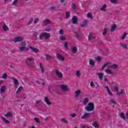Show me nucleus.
Returning <instances> with one entry per match:
<instances>
[{"mask_svg":"<svg viewBox=\"0 0 128 128\" xmlns=\"http://www.w3.org/2000/svg\"><path fill=\"white\" fill-rule=\"evenodd\" d=\"M92 126H95V127L96 126V123L94 122L92 124Z\"/></svg>","mask_w":128,"mask_h":128,"instance_id":"62","label":"nucleus"},{"mask_svg":"<svg viewBox=\"0 0 128 128\" xmlns=\"http://www.w3.org/2000/svg\"><path fill=\"white\" fill-rule=\"evenodd\" d=\"M50 10H56V6H52L50 8Z\"/></svg>","mask_w":128,"mask_h":128,"instance_id":"58","label":"nucleus"},{"mask_svg":"<svg viewBox=\"0 0 128 128\" xmlns=\"http://www.w3.org/2000/svg\"><path fill=\"white\" fill-rule=\"evenodd\" d=\"M64 48L66 50H68V42H64Z\"/></svg>","mask_w":128,"mask_h":128,"instance_id":"41","label":"nucleus"},{"mask_svg":"<svg viewBox=\"0 0 128 128\" xmlns=\"http://www.w3.org/2000/svg\"><path fill=\"white\" fill-rule=\"evenodd\" d=\"M106 4H104L101 8H100V10H102V12H106Z\"/></svg>","mask_w":128,"mask_h":128,"instance_id":"30","label":"nucleus"},{"mask_svg":"<svg viewBox=\"0 0 128 128\" xmlns=\"http://www.w3.org/2000/svg\"><path fill=\"white\" fill-rule=\"evenodd\" d=\"M106 74H114V72L110 70V69H106Z\"/></svg>","mask_w":128,"mask_h":128,"instance_id":"33","label":"nucleus"},{"mask_svg":"<svg viewBox=\"0 0 128 128\" xmlns=\"http://www.w3.org/2000/svg\"><path fill=\"white\" fill-rule=\"evenodd\" d=\"M72 10H74V12H76V7L74 3L72 4Z\"/></svg>","mask_w":128,"mask_h":128,"instance_id":"34","label":"nucleus"},{"mask_svg":"<svg viewBox=\"0 0 128 128\" xmlns=\"http://www.w3.org/2000/svg\"><path fill=\"white\" fill-rule=\"evenodd\" d=\"M20 46H22L18 48L20 52H24V50H26V52L28 50V48H26V42H22Z\"/></svg>","mask_w":128,"mask_h":128,"instance_id":"3","label":"nucleus"},{"mask_svg":"<svg viewBox=\"0 0 128 128\" xmlns=\"http://www.w3.org/2000/svg\"><path fill=\"white\" fill-rule=\"evenodd\" d=\"M40 21V19L38 18H36L34 21V24H38Z\"/></svg>","mask_w":128,"mask_h":128,"instance_id":"54","label":"nucleus"},{"mask_svg":"<svg viewBox=\"0 0 128 128\" xmlns=\"http://www.w3.org/2000/svg\"><path fill=\"white\" fill-rule=\"evenodd\" d=\"M24 40V38L20 36H16L14 38V40H12L14 43L16 42H22Z\"/></svg>","mask_w":128,"mask_h":128,"instance_id":"4","label":"nucleus"},{"mask_svg":"<svg viewBox=\"0 0 128 128\" xmlns=\"http://www.w3.org/2000/svg\"><path fill=\"white\" fill-rule=\"evenodd\" d=\"M97 76H98L100 80H102V78H104V74L102 72L97 73Z\"/></svg>","mask_w":128,"mask_h":128,"instance_id":"14","label":"nucleus"},{"mask_svg":"<svg viewBox=\"0 0 128 128\" xmlns=\"http://www.w3.org/2000/svg\"><path fill=\"white\" fill-rule=\"evenodd\" d=\"M70 16V12H66V19L68 18Z\"/></svg>","mask_w":128,"mask_h":128,"instance_id":"37","label":"nucleus"},{"mask_svg":"<svg viewBox=\"0 0 128 128\" xmlns=\"http://www.w3.org/2000/svg\"><path fill=\"white\" fill-rule=\"evenodd\" d=\"M34 22V18H31L29 22H28V26H30L32 22Z\"/></svg>","mask_w":128,"mask_h":128,"instance_id":"50","label":"nucleus"},{"mask_svg":"<svg viewBox=\"0 0 128 128\" xmlns=\"http://www.w3.org/2000/svg\"><path fill=\"white\" fill-rule=\"evenodd\" d=\"M12 80H14V84H15V86H17L18 84V79L16 78H12Z\"/></svg>","mask_w":128,"mask_h":128,"instance_id":"26","label":"nucleus"},{"mask_svg":"<svg viewBox=\"0 0 128 128\" xmlns=\"http://www.w3.org/2000/svg\"><path fill=\"white\" fill-rule=\"evenodd\" d=\"M120 46H122V48H126V50H128V45H126V44H124L120 42Z\"/></svg>","mask_w":128,"mask_h":128,"instance_id":"32","label":"nucleus"},{"mask_svg":"<svg viewBox=\"0 0 128 128\" xmlns=\"http://www.w3.org/2000/svg\"><path fill=\"white\" fill-rule=\"evenodd\" d=\"M105 88L107 90L108 92H109L110 90V88H108V86H106Z\"/></svg>","mask_w":128,"mask_h":128,"instance_id":"63","label":"nucleus"},{"mask_svg":"<svg viewBox=\"0 0 128 128\" xmlns=\"http://www.w3.org/2000/svg\"><path fill=\"white\" fill-rule=\"evenodd\" d=\"M0 78H3L4 80H6L8 78V74L6 73H4L2 75V76L0 77Z\"/></svg>","mask_w":128,"mask_h":128,"instance_id":"27","label":"nucleus"},{"mask_svg":"<svg viewBox=\"0 0 128 128\" xmlns=\"http://www.w3.org/2000/svg\"><path fill=\"white\" fill-rule=\"evenodd\" d=\"M110 102H111V104H117V103L116 101H114V99H111L110 100Z\"/></svg>","mask_w":128,"mask_h":128,"instance_id":"45","label":"nucleus"},{"mask_svg":"<svg viewBox=\"0 0 128 128\" xmlns=\"http://www.w3.org/2000/svg\"><path fill=\"white\" fill-rule=\"evenodd\" d=\"M60 40H62V42H64V40H66V38L64 37V36H62L60 37Z\"/></svg>","mask_w":128,"mask_h":128,"instance_id":"38","label":"nucleus"},{"mask_svg":"<svg viewBox=\"0 0 128 128\" xmlns=\"http://www.w3.org/2000/svg\"><path fill=\"white\" fill-rule=\"evenodd\" d=\"M78 52V48L76 47H72V54H76Z\"/></svg>","mask_w":128,"mask_h":128,"instance_id":"20","label":"nucleus"},{"mask_svg":"<svg viewBox=\"0 0 128 128\" xmlns=\"http://www.w3.org/2000/svg\"><path fill=\"white\" fill-rule=\"evenodd\" d=\"M6 92V86H2L0 89V94H2V92Z\"/></svg>","mask_w":128,"mask_h":128,"instance_id":"24","label":"nucleus"},{"mask_svg":"<svg viewBox=\"0 0 128 128\" xmlns=\"http://www.w3.org/2000/svg\"><path fill=\"white\" fill-rule=\"evenodd\" d=\"M50 30H52V29L50 28L45 29V32H50Z\"/></svg>","mask_w":128,"mask_h":128,"instance_id":"60","label":"nucleus"},{"mask_svg":"<svg viewBox=\"0 0 128 128\" xmlns=\"http://www.w3.org/2000/svg\"><path fill=\"white\" fill-rule=\"evenodd\" d=\"M120 94H121V96H122V94H126V92H124V90L122 89V90H121L120 92H118V95L120 96Z\"/></svg>","mask_w":128,"mask_h":128,"instance_id":"36","label":"nucleus"},{"mask_svg":"<svg viewBox=\"0 0 128 128\" xmlns=\"http://www.w3.org/2000/svg\"><path fill=\"white\" fill-rule=\"evenodd\" d=\"M56 58H57L59 60H61L62 62H64V57L60 55V54H57Z\"/></svg>","mask_w":128,"mask_h":128,"instance_id":"7","label":"nucleus"},{"mask_svg":"<svg viewBox=\"0 0 128 128\" xmlns=\"http://www.w3.org/2000/svg\"><path fill=\"white\" fill-rule=\"evenodd\" d=\"M107 32H108V28H104L103 30L102 34H103V35L106 34Z\"/></svg>","mask_w":128,"mask_h":128,"instance_id":"49","label":"nucleus"},{"mask_svg":"<svg viewBox=\"0 0 128 128\" xmlns=\"http://www.w3.org/2000/svg\"><path fill=\"white\" fill-rule=\"evenodd\" d=\"M90 113H85L82 116V120H84L85 118H90Z\"/></svg>","mask_w":128,"mask_h":128,"instance_id":"12","label":"nucleus"},{"mask_svg":"<svg viewBox=\"0 0 128 128\" xmlns=\"http://www.w3.org/2000/svg\"><path fill=\"white\" fill-rule=\"evenodd\" d=\"M18 0H14L12 3V6H16V4H18Z\"/></svg>","mask_w":128,"mask_h":128,"instance_id":"51","label":"nucleus"},{"mask_svg":"<svg viewBox=\"0 0 128 128\" xmlns=\"http://www.w3.org/2000/svg\"><path fill=\"white\" fill-rule=\"evenodd\" d=\"M1 118L3 122H6V124H10V122L8 120H6V118L2 116Z\"/></svg>","mask_w":128,"mask_h":128,"instance_id":"17","label":"nucleus"},{"mask_svg":"<svg viewBox=\"0 0 128 128\" xmlns=\"http://www.w3.org/2000/svg\"><path fill=\"white\" fill-rule=\"evenodd\" d=\"M85 110L87 112H92L94 110V104L92 102H89L88 106L85 107Z\"/></svg>","mask_w":128,"mask_h":128,"instance_id":"2","label":"nucleus"},{"mask_svg":"<svg viewBox=\"0 0 128 128\" xmlns=\"http://www.w3.org/2000/svg\"><path fill=\"white\" fill-rule=\"evenodd\" d=\"M89 64L92 66H94V62L92 59H90L89 60Z\"/></svg>","mask_w":128,"mask_h":128,"instance_id":"29","label":"nucleus"},{"mask_svg":"<svg viewBox=\"0 0 128 128\" xmlns=\"http://www.w3.org/2000/svg\"><path fill=\"white\" fill-rule=\"evenodd\" d=\"M126 33L124 32L121 38L122 40H124L126 38Z\"/></svg>","mask_w":128,"mask_h":128,"instance_id":"46","label":"nucleus"},{"mask_svg":"<svg viewBox=\"0 0 128 128\" xmlns=\"http://www.w3.org/2000/svg\"><path fill=\"white\" fill-rule=\"evenodd\" d=\"M87 16L88 18H92V14L90 12L88 13Z\"/></svg>","mask_w":128,"mask_h":128,"instance_id":"44","label":"nucleus"},{"mask_svg":"<svg viewBox=\"0 0 128 128\" xmlns=\"http://www.w3.org/2000/svg\"><path fill=\"white\" fill-rule=\"evenodd\" d=\"M78 22V16H74L72 18V24H74Z\"/></svg>","mask_w":128,"mask_h":128,"instance_id":"11","label":"nucleus"},{"mask_svg":"<svg viewBox=\"0 0 128 128\" xmlns=\"http://www.w3.org/2000/svg\"><path fill=\"white\" fill-rule=\"evenodd\" d=\"M108 94L109 96H113L112 93V92H110V90L109 91H108Z\"/></svg>","mask_w":128,"mask_h":128,"instance_id":"61","label":"nucleus"},{"mask_svg":"<svg viewBox=\"0 0 128 128\" xmlns=\"http://www.w3.org/2000/svg\"><path fill=\"white\" fill-rule=\"evenodd\" d=\"M61 90L63 92H68V86H66V85H64V84L61 86Z\"/></svg>","mask_w":128,"mask_h":128,"instance_id":"9","label":"nucleus"},{"mask_svg":"<svg viewBox=\"0 0 128 128\" xmlns=\"http://www.w3.org/2000/svg\"><path fill=\"white\" fill-rule=\"evenodd\" d=\"M64 30L61 29L60 31H59V34H64Z\"/></svg>","mask_w":128,"mask_h":128,"instance_id":"55","label":"nucleus"},{"mask_svg":"<svg viewBox=\"0 0 128 128\" xmlns=\"http://www.w3.org/2000/svg\"><path fill=\"white\" fill-rule=\"evenodd\" d=\"M80 70H77L76 72V76H77V78H80Z\"/></svg>","mask_w":128,"mask_h":128,"instance_id":"42","label":"nucleus"},{"mask_svg":"<svg viewBox=\"0 0 128 128\" xmlns=\"http://www.w3.org/2000/svg\"><path fill=\"white\" fill-rule=\"evenodd\" d=\"M96 62H102V57L98 56L97 57H96Z\"/></svg>","mask_w":128,"mask_h":128,"instance_id":"40","label":"nucleus"},{"mask_svg":"<svg viewBox=\"0 0 128 128\" xmlns=\"http://www.w3.org/2000/svg\"><path fill=\"white\" fill-rule=\"evenodd\" d=\"M56 74L58 76V78H62L64 76L62 75V73L60 72V71H58V70H56Z\"/></svg>","mask_w":128,"mask_h":128,"instance_id":"5","label":"nucleus"},{"mask_svg":"<svg viewBox=\"0 0 128 128\" xmlns=\"http://www.w3.org/2000/svg\"><path fill=\"white\" fill-rule=\"evenodd\" d=\"M40 68L41 70L42 73L44 74V66H42V63H40Z\"/></svg>","mask_w":128,"mask_h":128,"instance_id":"19","label":"nucleus"},{"mask_svg":"<svg viewBox=\"0 0 128 128\" xmlns=\"http://www.w3.org/2000/svg\"><path fill=\"white\" fill-rule=\"evenodd\" d=\"M88 102V97H86L84 99L83 104L84 106H86V104Z\"/></svg>","mask_w":128,"mask_h":128,"instance_id":"18","label":"nucleus"},{"mask_svg":"<svg viewBox=\"0 0 128 128\" xmlns=\"http://www.w3.org/2000/svg\"><path fill=\"white\" fill-rule=\"evenodd\" d=\"M88 26V20H85L82 22V24L80 26L81 28H86Z\"/></svg>","mask_w":128,"mask_h":128,"instance_id":"16","label":"nucleus"},{"mask_svg":"<svg viewBox=\"0 0 128 128\" xmlns=\"http://www.w3.org/2000/svg\"><path fill=\"white\" fill-rule=\"evenodd\" d=\"M120 116L123 120H126V116H124V113L122 112L120 113Z\"/></svg>","mask_w":128,"mask_h":128,"instance_id":"39","label":"nucleus"},{"mask_svg":"<svg viewBox=\"0 0 128 128\" xmlns=\"http://www.w3.org/2000/svg\"><path fill=\"white\" fill-rule=\"evenodd\" d=\"M33 36H34L36 38H38V32H36L33 34Z\"/></svg>","mask_w":128,"mask_h":128,"instance_id":"59","label":"nucleus"},{"mask_svg":"<svg viewBox=\"0 0 128 128\" xmlns=\"http://www.w3.org/2000/svg\"><path fill=\"white\" fill-rule=\"evenodd\" d=\"M22 88H23L22 86L19 87L16 91V94H18L20 92V90H22Z\"/></svg>","mask_w":128,"mask_h":128,"instance_id":"48","label":"nucleus"},{"mask_svg":"<svg viewBox=\"0 0 128 128\" xmlns=\"http://www.w3.org/2000/svg\"><path fill=\"white\" fill-rule=\"evenodd\" d=\"M44 24H52V22L50 20H44Z\"/></svg>","mask_w":128,"mask_h":128,"instance_id":"31","label":"nucleus"},{"mask_svg":"<svg viewBox=\"0 0 128 128\" xmlns=\"http://www.w3.org/2000/svg\"><path fill=\"white\" fill-rule=\"evenodd\" d=\"M52 58H54V56H50V54H46V60H52Z\"/></svg>","mask_w":128,"mask_h":128,"instance_id":"23","label":"nucleus"},{"mask_svg":"<svg viewBox=\"0 0 128 128\" xmlns=\"http://www.w3.org/2000/svg\"><path fill=\"white\" fill-rule=\"evenodd\" d=\"M112 4H118V0H110Z\"/></svg>","mask_w":128,"mask_h":128,"instance_id":"53","label":"nucleus"},{"mask_svg":"<svg viewBox=\"0 0 128 128\" xmlns=\"http://www.w3.org/2000/svg\"><path fill=\"white\" fill-rule=\"evenodd\" d=\"M42 36H44V38L46 40H48V38H50V34L46 32L42 34Z\"/></svg>","mask_w":128,"mask_h":128,"instance_id":"8","label":"nucleus"},{"mask_svg":"<svg viewBox=\"0 0 128 128\" xmlns=\"http://www.w3.org/2000/svg\"><path fill=\"white\" fill-rule=\"evenodd\" d=\"M44 100L48 106H50V104H52V102L50 101V99H48V96L45 97Z\"/></svg>","mask_w":128,"mask_h":128,"instance_id":"10","label":"nucleus"},{"mask_svg":"<svg viewBox=\"0 0 128 128\" xmlns=\"http://www.w3.org/2000/svg\"><path fill=\"white\" fill-rule=\"evenodd\" d=\"M116 28V24H112L111 27L110 32H114Z\"/></svg>","mask_w":128,"mask_h":128,"instance_id":"25","label":"nucleus"},{"mask_svg":"<svg viewBox=\"0 0 128 128\" xmlns=\"http://www.w3.org/2000/svg\"><path fill=\"white\" fill-rule=\"evenodd\" d=\"M70 116H71L72 118H76V114H70Z\"/></svg>","mask_w":128,"mask_h":128,"instance_id":"57","label":"nucleus"},{"mask_svg":"<svg viewBox=\"0 0 128 128\" xmlns=\"http://www.w3.org/2000/svg\"><path fill=\"white\" fill-rule=\"evenodd\" d=\"M12 116V114L11 112H8L6 114H5L4 116L6 118H10Z\"/></svg>","mask_w":128,"mask_h":128,"instance_id":"28","label":"nucleus"},{"mask_svg":"<svg viewBox=\"0 0 128 128\" xmlns=\"http://www.w3.org/2000/svg\"><path fill=\"white\" fill-rule=\"evenodd\" d=\"M114 90L115 92H116V94H118V86H115L114 88Z\"/></svg>","mask_w":128,"mask_h":128,"instance_id":"43","label":"nucleus"},{"mask_svg":"<svg viewBox=\"0 0 128 128\" xmlns=\"http://www.w3.org/2000/svg\"><path fill=\"white\" fill-rule=\"evenodd\" d=\"M2 28H3L5 32L9 30L8 27V26H6V24H4L3 26H2Z\"/></svg>","mask_w":128,"mask_h":128,"instance_id":"21","label":"nucleus"},{"mask_svg":"<svg viewBox=\"0 0 128 128\" xmlns=\"http://www.w3.org/2000/svg\"><path fill=\"white\" fill-rule=\"evenodd\" d=\"M82 92L80 91V90H78L74 92V94H75V98H78V96H80V93Z\"/></svg>","mask_w":128,"mask_h":128,"instance_id":"13","label":"nucleus"},{"mask_svg":"<svg viewBox=\"0 0 128 128\" xmlns=\"http://www.w3.org/2000/svg\"><path fill=\"white\" fill-rule=\"evenodd\" d=\"M40 102H42V100H37V101H36V104H40Z\"/></svg>","mask_w":128,"mask_h":128,"instance_id":"64","label":"nucleus"},{"mask_svg":"<svg viewBox=\"0 0 128 128\" xmlns=\"http://www.w3.org/2000/svg\"><path fill=\"white\" fill-rule=\"evenodd\" d=\"M75 36L78 40H80V32H74Z\"/></svg>","mask_w":128,"mask_h":128,"instance_id":"15","label":"nucleus"},{"mask_svg":"<svg viewBox=\"0 0 128 128\" xmlns=\"http://www.w3.org/2000/svg\"><path fill=\"white\" fill-rule=\"evenodd\" d=\"M34 120L38 124L40 123V119L38 118H34Z\"/></svg>","mask_w":128,"mask_h":128,"instance_id":"52","label":"nucleus"},{"mask_svg":"<svg viewBox=\"0 0 128 128\" xmlns=\"http://www.w3.org/2000/svg\"><path fill=\"white\" fill-rule=\"evenodd\" d=\"M34 57H30V58H27L25 60V63L28 66H30V68H34V66L32 64H30V62H34Z\"/></svg>","mask_w":128,"mask_h":128,"instance_id":"1","label":"nucleus"},{"mask_svg":"<svg viewBox=\"0 0 128 128\" xmlns=\"http://www.w3.org/2000/svg\"><path fill=\"white\" fill-rule=\"evenodd\" d=\"M118 65L116 64H113L112 65L110 66V68H114V70H116V68H118Z\"/></svg>","mask_w":128,"mask_h":128,"instance_id":"35","label":"nucleus"},{"mask_svg":"<svg viewBox=\"0 0 128 128\" xmlns=\"http://www.w3.org/2000/svg\"><path fill=\"white\" fill-rule=\"evenodd\" d=\"M61 121L64 122V124H68V120H66V118H62L61 120Z\"/></svg>","mask_w":128,"mask_h":128,"instance_id":"47","label":"nucleus"},{"mask_svg":"<svg viewBox=\"0 0 128 128\" xmlns=\"http://www.w3.org/2000/svg\"><path fill=\"white\" fill-rule=\"evenodd\" d=\"M26 111L27 112H30V114H32V110H30V108H27L26 110Z\"/></svg>","mask_w":128,"mask_h":128,"instance_id":"56","label":"nucleus"},{"mask_svg":"<svg viewBox=\"0 0 128 128\" xmlns=\"http://www.w3.org/2000/svg\"><path fill=\"white\" fill-rule=\"evenodd\" d=\"M92 38H93L94 40V38H96V36H92V33H90L89 35L88 36V40H91Z\"/></svg>","mask_w":128,"mask_h":128,"instance_id":"22","label":"nucleus"},{"mask_svg":"<svg viewBox=\"0 0 128 128\" xmlns=\"http://www.w3.org/2000/svg\"><path fill=\"white\" fill-rule=\"evenodd\" d=\"M30 50H32V52H35V54H38V52H40V50L36 48H34L32 46H28Z\"/></svg>","mask_w":128,"mask_h":128,"instance_id":"6","label":"nucleus"}]
</instances>
